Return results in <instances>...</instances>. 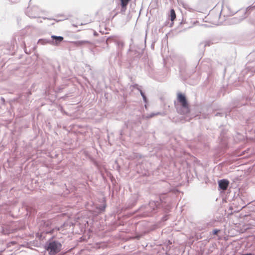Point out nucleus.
<instances>
[{
	"label": "nucleus",
	"instance_id": "1",
	"mask_svg": "<svg viewBox=\"0 0 255 255\" xmlns=\"http://www.w3.org/2000/svg\"><path fill=\"white\" fill-rule=\"evenodd\" d=\"M61 249L62 244L55 241L48 243L45 246V249L50 255H55L61 251Z\"/></svg>",
	"mask_w": 255,
	"mask_h": 255
},
{
	"label": "nucleus",
	"instance_id": "2",
	"mask_svg": "<svg viewBox=\"0 0 255 255\" xmlns=\"http://www.w3.org/2000/svg\"><path fill=\"white\" fill-rule=\"evenodd\" d=\"M221 11L215 7L210 11L207 18L210 23L217 24L219 22Z\"/></svg>",
	"mask_w": 255,
	"mask_h": 255
},
{
	"label": "nucleus",
	"instance_id": "3",
	"mask_svg": "<svg viewBox=\"0 0 255 255\" xmlns=\"http://www.w3.org/2000/svg\"><path fill=\"white\" fill-rule=\"evenodd\" d=\"M177 100L183 108L189 110V104L184 95L181 93H178Z\"/></svg>",
	"mask_w": 255,
	"mask_h": 255
},
{
	"label": "nucleus",
	"instance_id": "4",
	"mask_svg": "<svg viewBox=\"0 0 255 255\" xmlns=\"http://www.w3.org/2000/svg\"><path fill=\"white\" fill-rule=\"evenodd\" d=\"M222 11L226 13L227 15L230 16L235 13L236 10L233 9L230 5H227L223 8Z\"/></svg>",
	"mask_w": 255,
	"mask_h": 255
},
{
	"label": "nucleus",
	"instance_id": "5",
	"mask_svg": "<svg viewBox=\"0 0 255 255\" xmlns=\"http://www.w3.org/2000/svg\"><path fill=\"white\" fill-rule=\"evenodd\" d=\"M229 184V182L227 180L223 179L219 181V186L220 188L223 190H225L227 189Z\"/></svg>",
	"mask_w": 255,
	"mask_h": 255
},
{
	"label": "nucleus",
	"instance_id": "6",
	"mask_svg": "<svg viewBox=\"0 0 255 255\" xmlns=\"http://www.w3.org/2000/svg\"><path fill=\"white\" fill-rule=\"evenodd\" d=\"M51 38L53 40H55L54 41H53L52 42V44L55 45H58L64 39L62 36H57L55 35H52Z\"/></svg>",
	"mask_w": 255,
	"mask_h": 255
},
{
	"label": "nucleus",
	"instance_id": "7",
	"mask_svg": "<svg viewBox=\"0 0 255 255\" xmlns=\"http://www.w3.org/2000/svg\"><path fill=\"white\" fill-rule=\"evenodd\" d=\"M169 17L171 21H174L176 19V15L175 10L173 9H171L170 11Z\"/></svg>",
	"mask_w": 255,
	"mask_h": 255
},
{
	"label": "nucleus",
	"instance_id": "8",
	"mask_svg": "<svg viewBox=\"0 0 255 255\" xmlns=\"http://www.w3.org/2000/svg\"><path fill=\"white\" fill-rule=\"evenodd\" d=\"M121 3V6L123 8H126L128 2L131 0H120Z\"/></svg>",
	"mask_w": 255,
	"mask_h": 255
},
{
	"label": "nucleus",
	"instance_id": "9",
	"mask_svg": "<svg viewBox=\"0 0 255 255\" xmlns=\"http://www.w3.org/2000/svg\"><path fill=\"white\" fill-rule=\"evenodd\" d=\"M87 42L85 41H76V42H73V43L76 46L83 45L85 43H86Z\"/></svg>",
	"mask_w": 255,
	"mask_h": 255
},
{
	"label": "nucleus",
	"instance_id": "10",
	"mask_svg": "<svg viewBox=\"0 0 255 255\" xmlns=\"http://www.w3.org/2000/svg\"><path fill=\"white\" fill-rule=\"evenodd\" d=\"M220 232V230L215 229L213 230V234L217 235Z\"/></svg>",
	"mask_w": 255,
	"mask_h": 255
},
{
	"label": "nucleus",
	"instance_id": "11",
	"mask_svg": "<svg viewBox=\"0 0 255 255\" xmlns=\"http://www.w3.org/2000/svg\"><path fill=\"white\" fill-rule=\"evenodd\" d=\"M140 93H141V95H142L143 99L144 100H146V97H145V95H144L142 91H140Z\"/></svg>",
	"mask_w": 255,
	"mask_h": 255
}]
</instances>
